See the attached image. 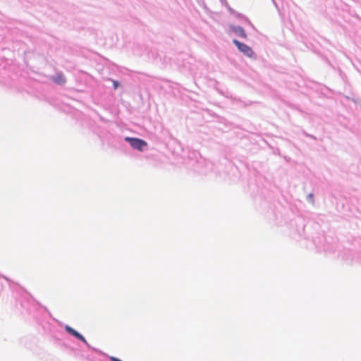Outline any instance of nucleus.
<instances>
[{
  "label": "nucleus",
  "instance_id": "obj_1",
  "mask_svg": "<svg viewBox=\"0 0 361 361\" xmlns=\"http://www.w3.org/2000/svg\"><path fill=\"white\" fill-rule=\"evenodd\" d=\"M125 140L128 142L133 149H136L140 152L143 151L144 148L147 146V142L140 138L126 137Z\"/></svg>",
  "mask_w": 361,
  "mask_h": 361
},
{
  "label": "nucleus",
  "instance_id": "obj_2",
  "mask_svg": "<svg viewBox=\"0 0 361 361\" xmlns=\"http://www.w3.org/2000/svg\"><path fill=\"white\" fill-rule=\"evenodd\" d=\"M233 42L235 44V45L238 47L239 51H240L242 53H243L245 55H246L248 57H252L254 56V51L252 49L248 47L247 44L240 42L237 39H233Z\"/></svg>",
  "mask_w": 361,
  "mask_h": 361
},
{
  "label": "nucleus",
  "instance_id": "obj_3",
  "mask_svg": "<svg viewBox=\"0 0 361 361\" xmlns=\"http://www.w3.org/2000/svg\"><path fill=\"white\" fill-rule=\"evenodd\" d=\"M51 80L59 85H63L66 82V78L62 73H58L56 75L52 76Z\"/></svg>",
  "mask_w": 361,
  "mask_h": 361
},
{
  "label": "nucleus",
  "instance_id": "obj_4",
  "mask_svg": "<svg viewBox=\"0 0 361 361\" xmlns=\"http://www.w3.org/2000/svg\"><path fill=\"white\" fill-rule=\"evenodd\" d=\"M233 32L238 35L239 37L243 38V39H246L247 37V35L244 30V29L241 27H235L233 28Z\"/></svg>",
  "mask_w": 361,
  "mask_h": 361
},
{
  "label": "nucleus",
  "instance_id": "obj_5",
  "mask_svg": "<svg viewBox=\"0 0 361 361\" xmlns=\"http://www.w3.org/2000/svg\"><path fill=\"white\" fill-rule=\"evenodd\" d=\"M66 329V331L69 333L70 334H71L72 336H75V338H78L79 336H80V334L78 333L77 331H75V329H73V328H71V326H66L65 327Z\"/></svg>",
  "mask_w": 361,
  "mask_h": 361
},
{
  "label": "nucleus",
  "instance_id": "obj_6",
  "mask_svg": "<svg viewBox=\"0 0 361 361\" xmlns=\"http://www.w3.org/2000/svg\"><path fill=\"white\" fill-rule=\"evenodd\" d=\"M78 339L82 341L84 343L87 344L86 339L80 334V336L78 338Z\"/></svg>",
  "mask_w": 361,
  "mask_h": 361
},
{
  "label": "nucleus",
  "instance_id": "obj_7",
  "mask_svg": "<svg viewBox=\"0 0 361 361\" xmlns=\"http://www.w3.org/2000/svg\"><path fill=\"white\" fill-rule=\"evenodd\" d=\"M78 339L82 341L84 343L87 344L86 339L80 334V336L78 338Z\"/></svg>",
  "mask_w": 361,
  "mask_h": 361
},
{
  "label": "nucleus",
  "instance_id": "obj_8",
  "mask_svg": "<svg viewBox=\"0 0 361 361\" xmlns=\"http://www.w3.org/2000/svg\"><path fill=\"white\" fill-rule=\"evenodd\" d=\"M113 85H114V89L116 90L118 87L119 83H118V82H117L116 80H113Z\"/></svg>",
  "mask_w": 361,
  "mask_h": 361
},
{
  "label": "nucleus",
  "instance_id": "obj_9",
  "mask_svg": "<svg viewBox=\"0 0 361 361\" xmlns=\"http://www.w3.org/2000/svg\"><path fill=\"white\" fill-rule=\"evenodd\" d=\"M110 359H111V361H122V360H121L118 358L115 357H111Z\"/></svg>",
  "mask_w": 361,
  "mask_h": 361
}]
</instances>
